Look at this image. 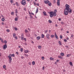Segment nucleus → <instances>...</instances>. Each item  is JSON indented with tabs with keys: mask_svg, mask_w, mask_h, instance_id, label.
Returning <instances> with one entry per match:
<instances>
[{
	"mask_svg": "<svg viewBox=\"0 0 74 74\" xmlns=\"http://www.w3.org/2000/svg\"><path fill=\"white\" fill-rule=\"evenodd\" d=\"M56 12H57V10L56 9L54 10V12L53 11L50 12V16L51 18L53 17V16H56Z\"/></svg>",
	"mask_w": 74,
	"mask_h": 74,
	"instance_id": "1",
	"label": "nucleus"
},
{
	"mask_svg": "<svg viewBox=\"0 0 74 74\" xmlns=\"http://www.w3.org/2000/svg\"><path fill=\"white\" fill-rule=\"evenodd\" d=\"M65 7L66 8L65 10H68L69 9H70V5H69L67 4H66L65 5Z\"/></svg>",
	"mask_w": 74,
	"mask_h": 74,
	"instance_id": "2",
	"label": "nucleus"
},
{
	"mask_svg": "<svg viewBox=\"0 0 74 74\" xmlns=\"http://www.w3.org/2000/svg\"><path fill=\"white\" fill-rule=\"evenodd\" d=\"M21 4L23 5L26 4V1L25 0H22V1L21 2Z\"/></svg>",
	"mask_w": 74,
	"mask_h": 74,
	"instance_id": "3",
	"label": "nucleus"
},
{
	"mask_svg": "<svg viewBox=\"0 0 74 74\" xmlns=\"http://www.w3.org/2000/svg\"><path fill=\"white\" fill-rule=\"evenodd\" d=\"M66 10L65 9L64 11V14L65 15H67L69 14V12H68L67 10L66 11Z\"/></svg>",
	"mask_w": 74,
	"mask_h": 74,
	"instance_id": "4",
	"label": "nucleus"
},
{
	"mask_svg": "<svg viewBox=\"0 0 74 74\" xmlns=\"http://www.w3.org/2000/svg\"><path fill=\"white\" fill-rule=\"evenodd\" d=\"M68 13H71L72 12V10L70 8L68 9V10H66Z\"/></svg>",
	"mask_w": 74,
	"mask_h": 74,
	"instance_id": "5",
	"label": "nucleus"
},
{
	"mask_svg": "<svg viewBox=\"0 0 74 74\" xmlns=\"http://www.w3.org/2000/svg\"><path fill=\"white\" fill-rule=\"evenodd\" d=\"M48 4L49 6L50 7H51V6L52 5V3L51 2L49 1V2H48Z\"/></svg>",
	"mask_w": 74,
	"mask_h": 74,
	"instance_id": "6",
	"label": "nucleus"
},
{
	"mask_svg": "<svg viewBox=\"0 0 74 74\" xmlns=\"http://www.w3.org/2000/svg\"><path fill=\"white\" fill-rule=\"evenodd\" d=\"M57 4L58 5H60V0H57Z\"/></svg>",
	"mask_w": 74,
	"mask_h": 74,
	"instance_id": "7",
	"label": "nucleus"
},
{
	"mask_svg": "<svg viewBox=\"0 0 74 74\" xmlns=\"http://www.w3.org/2000/svg\"><path fill=\"white\" fill-rule=\"evenodd\" d=\"M49 36H50V34H49L48 33L46 35V38H47V39H49Z\"/></svg>",
	"mask_w": 74,
	"mask_h": 74,
	"instance_id": "8",
	"label": "nucleus"
},
{
	"mask_svg": "<svg viewBox=\"0 0 74 74\" xmlns=\"http://www.w3.org/2000/svg\"><path fill=\"white\" fill-rule=\"evenodd\" d=\"M10 57H15V54H10Z\"/></svg>",
	"mask_w": 74,
	"mask_h": 74,
	"instance_id": "9",
	"label": "nucleus"
},
{
	"mask_svg": "<svg viewBox=\"0 0 74 74\" xmlns=\"http://www.w3.org/2000/svg\"><path fill=\"white\" fill-rule=\"evenodd\" d=\"M8 58H9V60H10V61H11V60H12V58H11L10 56H8Z\"/></svg>",
	"mask_w": 74,
	"mask_h": 74,
	"instance_id": "10",
	"label": "nucleus"
},
{
	"mask_svg": "<svg viewBox=\"0 0 74 74\" xmlns=\"http://www.w3.org/2000/svg\"><path fill=\"white\" fill-rule=\"evenodd\" d=\"M7 45L5 44V45H4V46H3V48L4 49H6V48H7Z\"/></svg>",
	"mask_w": 74,
	"mask_h": 74,
	"instance_id": "11",
	"label": "nucleus"
},
{
	"mask_svg": "<svg viewBox=\"0 0 74 74\" xmlns=\"http://www.w3.org/2000/svg\"><path fill=\"white\" fill-rule=\"evenodd\" d=\"M44 2L45 3V4H48V3H49V1H47L46 0H44Z\"/></svg>",
	"mask_w": 74,
	"mask_h": 74,
	"instance_id": "12",
	"label": "nucleus"
},
{
	"mask_svg": "<svg viewBox=\"0 0 74 74\" xmlns=\"http://www.w3.org/2000/svg\"><path fill=\"white\" fill-rule=\"evenodd\" d=\"M23 34H22L21 36V39L22 40H23Z\"/></svg>",
	"mask_w": 74,
	"mask_h": 74,
	"instance_id": "13",
	"label": "nucleus"
},
{
	"mask_svg": "<svg viewBox=\"0 0 74 74\" xmlns=\"http://www.w3.org/2000/svg\"><path fill=\"white\" fill-rule=\"evenodd\" d=\"M40 38H41V37H40V36H38L36 37V39H37V40H40Z\"/></svg>",
	"mask_w": 74,
	"mask_h": 74,
	"instance_id": "14",
	"label": "nucleus"
},
{
	"mask_svg": "<svg viewBox=\"0 0 74 74\" xmlns=\"http://www.w3.org/2000/svg\"><path fill=\"white\" fill-rule=\"evenodd\" d=\"M43 13L44 15L45 16H47V14H46V12H43Z\"/></svg>",
	"mask_w": 74,
	"mask_h": 74,
	"instance_id": "15",
	"label": "nucleus"
},
{
	"mask_svg": "<svg viewBox=\"0 0 74 74\" xmlns=\"http://www.w3.org/2000/svg\"><path fill=\"white\" fill-rule=\"evenodd\" d=\"M44 37H45V35H44V34H42L41 35V38H44Z\"/></svg>",
	"mask_w": 74,
	"mask_h": 74,
	"instance_id": "16",
	"label": "nucleus"
},
{
	"mask_svg": "<svg viewBox=\"0 0 74 74\" xmlns=\"http://www.w3.org/2000/svg\"><path fill=\"white\" fill-rule=\"evenodd\" d=\"M25 53H28L29 52V50H25Z\"/></svg>",
	"mask_w": 74,
	"mask_h": 74,
	"instance_id": "17",
	"label": "nucleus"
},
{
	"mask_svg": "<svg viewBox=\"0 0 74 74\" xmlns=\"http://www.w3.org/2000/svg\"><path fill=\"white\" fill-rule=\"evenodd\" d=\"M55 37L56 38V39H58V36L56 33V35H55Z\"/></svg>",
	"mask_w": 74,
	"mask_h": 74,
	"instance_id": "18",
	"label": "nucleus"
},
{
	"mask_svg": "<svg viewBox=\"0 0 74 74\" xmlns=\"http://www.w3.org/2000/svg\"><path fill=\"white\" fill-rule=\"evenodd\" d=\"M58 43L60 45H62V43H61V41H59Z\"/></svg>",
	"mask_w": 74,
	"mask_h": 74,
	"instance_id": "19",
	"label": "nucleus"
},
{
	"mask_svg": "<svg viewBox=\"0 0 74 74\" xmlns=\"http://www.w3.org/2000/svg\"><path fill=\"white\" fill-rule=\"evenodd\" d=\"M60 55L61 56H64V53H60Z\"/></svg>",
	"mask_w": 74,
	"mask_h": 74,
	"instance_id": "20",
	"label": "nucleus"
},
{
	"mask_svg": "<svg viewBox=\"0 0 74 74\" xmlns=\"http://www.w3.org/2000/svg\"><path fill=\"white\" fill-rule=\"evenodd\" d=\"M15 4H16V6H17V7H18L19 5L18 4V2H16L15 3Z\"/></svg>",
	"mask_w": 74,
	"mask_h": 74,
	"instance_id": "21",
	"label": "nucleus"
},
{
	"mask_svg": "<svg viewBox=\"0 0 74 74\" xmlns=\"http://www.w3.org/2000/svg\"><path fill=\"white\" fill-rule=\"evenodd\" d=\"M20 51L21 52H23V48H21L20 49Z\"/></svg>",
	"mask_w": 74,
	"mask_h": 74,
	"instance_id": "22",
	"label": "nucleus"
},
{
	"mask_svg": "<svg viewBox=\"0 0 74 74\" xmlns=\"http://www.w3.org/2000/svg\"><path fill=\"white\" fill-rule=\"evenodd\" d=\"M58 57L59 58H60L61 59H63V58L62 57L60 56H58Z\"/></svg>",
	"mask_w": 74,
	"mask_h": 74,
	"instance_id": "23",
	"label": "nucleus"
},
{
	"mask_svg": "<svg viewBox=\"0 0 74 74\" xmlns=\"http://www.w3.org/2000/svg\"><path fill=\"white\" fill-rule=\"evenodd\" d=\"M15 13L16 14H17L18 13V10H17V9H16L15 10Z\"/></svg>",
	"mask_w": 74,
	"mask_h": 74,
	"instance_id": "24",
	"label": "nucleus"
},
{
	"mask_svg": "<svg viewBox=\"0 0 74 74\" xmlns=\"http://www.w3.org/2000/svg\"><path fill=\"white\" fill-rule=\"evenodd\" d=\"M71 37L72 38H73V37H74V35H73V34H71Z\"/></svg>",
	"mask_w": 74,
	"mask_h": 74,
	"instance_id": "25",
	"label": "nucleus"
},
{
	"mask_svg": "<svg viewBox=\"0 0 74 74\" xmlns=\"http://www.w3.org/2000/svg\"><path fill=\"white\" fill-rule=\"evenodd\" d=\"M3 69H5V68H6V66L5 65H3Z\"/></svg>",
	"mask_w": 74,
	"mask_h": 74,
	"instance_id": "26",
	"label": "nucleus"
},
{
	"mask_svg": "<svg viewBox=\"0 0 74 74\" xmlns=\"http://www.w3.org/2000/svg\"><path fill=\"white\" fill-rule=\"evenodd\" d=\"M10 3H12H12H14L13 0H10Z\"/></svg>",
	"mask_w": 74,
	"mask_h": 74,
	"instance_id": "27",
	"label": "nucleus"
},
{
	"mask_svg": "<svg viewBox=\"0 0 74 74\" xmlns=\"http://www.w3.org/2000/svg\"><path fill=\"white\" fill-rule=\"evenodd\" d=\"M15 21H18V18L17 17H16L15 19Z\"/></svg>",
	"mask_w": 74,
	"mask_h": 74,
	"instance_id": "28",
	"label": "nucleus"
},
{
	"mask_svg": "<svg viewBox=\"0 0 74 74\" xmlns=\"http://www.w3.org/2000/svg\"><path fill=\"white\" fill-rule=\"evenodd\" d=\"M70 55H71V54H67V55H66V57H69V56H70Z\"/></svg>",
	"mask_w": 74,
	"mask_h": 74,
	"instance_id": "29",
	"label": "nucleus"
},
{
	"mask_svg": "<svg viewBox=\"0 0 74 74\" xmlns=\"http://www.w3.org/2000/svg\"><path fill=\"white\" fill-rule=\"evenodd\" d=\"M32 64L33 65H34L35 64V62H34V61H33L32 62Z\"/></svg>",
	"mask_w": 74,
	"mask_h": 74,
	"instance_id": "30",
	"label": "nucleus"
},
{
	"mask_svg": "<svg viewBox=\"0 0 74 74\" xmlns=\"http://www.w3.org/2000/svg\"><path fill=\"white\" fill-rule=\"evenodd\" d=\"M54 35H51V38H53L54 37Z\"/></svg>",
	"mask_w": 74,
	"mask_h": 74,
	"instance_id": "31",
	"label": "nucleus"
},
{
	"mask_svg": "<svg viewBox=\"0 0 74 74\" xmlns=\"http://www.w3.org/2000/svg\"><path fill=\"white\" fill-rule=\"evenodd\" d=\"M38 8H37L36 9V13H37V12H38Z\"/></svg>",
	"mask_w": 74,
	"mask_h": 74,
	"instance_id": "32",
	"label": "nucleus"
},
{
	"mask_svg": "<svg viewBox=\"0 0 74 74\" xmlns=\"http://www.w3.org/2000/svg\"><path fill=\"white\" fill-rule=\"evenodd\" d=\"M13 37H14L15 36H16V34H15V33H14L13 34Z\"/></svg>",
	"mask_w": 74,
	"mask_h": 74,
	"instance_id": "33",
	"label": "nucleus"
},
{
	"mask_svg": "<svg viewBox=\"0 0 74 74\" xmlns=\"http://www.w3.org/2000/svg\"><path fill=\"white\" fill-rule=\"evenodd\" d=\"M53 59H54V58H51V57H50V60H53Z\"/></svg>",
	"mask_w": 74,
	"mask_h": 74,
	"instance_id": "34",
	"label": "nucleus"
},
{
	"mask_svg": "<svg viewBox=\"0 0 74 74\" xmlns=\"http://www.w3.org/2000/svg\"><path fill=\"white\" fill-rule=\"evenodd\" d=\"M14 30H16V31H17V30H18V28L15 27V28H14Z\"/></svg>",
	"mask_w": 74,
	"mask_h": 74,
	"instance_id": "35",
	"label": "nucleus"
},
{
	"mask_svg": "<svg viewBox=\"0 0 74 74\" xmlns=\"http://www.w3.org/2000/svg\"><path fill=\"white\" fill-rule=\"evenodd\" d=\"M64 42H67V41L66 39H64Z\"/></svg>",
	"mask_w": 74,
	"mask_h": 74,
	"instance_id": "36",
	"label": "nucleus"
},
{
	"mask_svg": "<svg viewBox=\"0 0 74 74\" xmlns=\"http://www.w3.org/2000/svg\"><path fill=\"white\" fill-rule=\"evenodd\" d=\"M49 22L50 23H52V21L50 20H49Z\"/></svg>",
	"mask_w": 74,
	"mask_h": 74,
	"instance_id": "37",
	"label": "nucleus"
},
{
	"mask_svg": "<svg viewBox=\"0 0 74 74\" xmlns=\"http://www.w3.org/2000/svg\"><path fill=\"white\" fill-rule=\"evenodd\" d=\"M41 46H38V48L39 49H41Z\"/></svg>",
	"mask_w": 74,
	"mask_h": 74,
	"instance_id": "38",
	"label": "nucleus"
},
{
	"mask_svg": "<svg viewBox=\"0 0 74 74\" xmlns=\"http://www.w3.org/2000/svg\"><path fill=\"white\" fill-rule=\"evenodd\" d=\"M33 3H34V5H36V2L34 1L33 2Z\"/></svg>",
	"mask_w": 74,
	"mask_h": 74,
	"instance_id": "39",
	"label": "nucleus"
},
{
	"mask_svg": "<svg viewBox=\"0 0 74 74\" xmlns=\"http://www.w3.org/2000/svg\"><path fill=\"white\" fill-rule=\"evenodd\" d=\"M11 15H14V12H11Z\"/></svg>",
	"mask_w": 74,
	"mask_h": 74,
	"instance_id": "40",
	"label": "nucleus"
},
{
	"mask_svg": "<svg viewBox=\"0 0 74 74\" xmlns=\"http://www.w3.org/2000/svg\"><path fill=\"white\" fill-rule=\"evenodd\" d=\"M1 20H2V21H4V20H5V19H4V18H2Z\"/></svg>",
	"mask_w": 74,
	"mask_h": 74,
	"instance_id": "41",
	"label": "nucleus"
},
{
	"mask_svg": "<svg viewBox=\"0 0 74 74\" xmlns=\"http://www.w3.org/2000/svg\"><path fill=\"white\" fill-rule=\"evenodd\" d=\"M69 64L70 65H73V64L72 63V62H69Z\"/></svg>",
	"mask_w": 74,
	"mask_h": 74,
	"instance_id": "42",
	"label": "nucleus"
},
{
	"mask_svg": "<svg viewBox=\"0 0 74 74\" xmlns=\"http://www.w3.org/2000/svg\"><path fill=\"white\" fill-rule=\"evenodd\" d=\"M24 55L25 56H27V57H28V56H29L28 55L26 54H24Z\"/></svg>",
	"mask_w": 74,
	"mask_h": 74,
	"instance_id": "43",
	"label": "nucleus"
},
{
	"mask_svg": "<svg viewBox=\"0 0 74 74\" xmlns=\"http://www.w3.org/2000/svg\"><path fill=\"white\" fill-rule=\"evenodd\" d=\"M60 38L61 39H62V36L60 35Z\"/></svg>",
	"mask_w": 74,
	"mask_h": 74,
	"instance_id": "44",
	"label": "nucleus"
},
{
	"mask_svg": "<svg viewBox=\"0 0 74 74\" xmlns=\"http://www.w3.org/2000/svg\"><path fill=\"white\" fill-rule=\"evenodd\" d=\"M1 42H4V41H3V39H1Z\"/></svg>",
	"mask_w": 74,
	"mask_h": 74,
	"instance_id": "45",
	"label": "nucleus"
},
{
	"mask_svg": "<svg viewBox=\"0 0 74 74\" xmlns=\"http://www.w3.org/2000/svg\"><path fill=\"white\" fill-rule=\"evenodd\" d=\"M25 33H27V32H28V31H27V30L26 29H25Z\"/></svg>",
	"mask_w": 74,
	"mask_h": 74,
	"instance_id": "46",
	"label": "nucleus"
},
{
	"mask_svg": "<svg viewBox=\"0 0 74 74\" xmlns=\"http://www.w3.org/2000/svg\"><path fill=\"white\" fill-rule=\"evenodd\" d=\"M30 18H33V16H32L30 15Z\"/></svg>",
	"mask_w": 74,
	"mask_h": 74,
	"instance_id": "47",
	"label": "nucleus"
},
{
	"mask_svg": "<svg viewBox=\"0 0 74 74\" xmlns=\"http://www.w3.org/2000/svg\"><path fill=\"white\" fill-rule=\"evenodd\" d=\"M14 38H15L16 40H17V39H18V38L16 36H15V37H14Z\"/></svg>",
	"mask_w": 74,
	"mask_h": 74,
	"instance_id": "48",
	"label": "nucleus"
},
{
	"mask_svg": "<svg viewBox=\"0 0 74 74\" xmlns=\"http://www.w3.org/2000/svg\"><path fill=\"white\" fill-rule=\"evenodd\" d=\"M23 40H24L25 41H26V39L25 38H23Z\"/></svg>",
	"mask_w": 74,
	"mask_h": 74,
	"instance_id": "49",
	"label": "nucleus"
},
{
	"mask_svg": "<svg viewBox=\"0 0 74 74\" xmlns=\"http://www.w3.org/2000/svg\"><path fill=\"white\" fill-rule=\"evenodd\" d=\"M7 41H6V40H4V42L5 44H6V43L7 42Z\"/></svg>",
	"mask_w": 74,
	"mask_h": 74,
	"instance_id": "50",
	"label": "nucleus"
},
{
	"mask_svg": "<svg viewBox=\"0 0 74 74\" xmlns=\"http://www.w3.org/2000/svg\"><path fill=\"white\" fill-rule=\"evenodd\" d=\"M6 31L7 32H10V30H9L8 29H7L6 30Z\"/></svg>",
	"mask_w": 74,
	"mask_h": 74,
	"instance_id": "51",
	"label": "nucleus"
},
{
	"mask_svg": "<svg viewBox=\"0 0 74 74\" xmlns=\"http://www.w3.org/2000/svg\"><path fill=\"white\" fill-rule=\"evenodd\" d=\"M42 60H44V57H42Z\"/></svg>",
	"mask_w": 74,
	"mask_h": 74,
	"instance_id": "52",
	"label": "nucleus"
},
{
	"mask_svg": "<svg viewBox=\"0 0 74 74\" xmlns=\"http://www.w3.org/2000/svg\"><path fill=\"white\" fill-rule=\"evenodd\" d=\"M36 5H37V6H39V3H37L36 4Z\"/></svg>",
	"mask_w": 74,
	"mask_h": 74,
	"instance_id": "53",
	"label": "nucleus"
},
{
	"mask_svg": "<svg viewBox=\"0 0 74 74\" xmlns=\"http://www.w3.org/2000/svg\"><path fill=\"white\" fill-rule=\"evenodd\" d=\"M24 11H26V8H24Z\"/></svg>",
	"mask_w": 74,
	"mask_h": 74,
	"instance_id": "54",
	"label": "nucleus"
},
{
	"mask_svg": "<svg viewBox=\"0 0 74 74\" xmlns=\"http://www.w3.org/2000/svg\"><path fill=\"white\" fill-rule=\"evenodd\" d=\"M31 15H34V13H31Z\"/></svg>",
	"mask_w": 74,
	"mask_h": 74,
	"instance_id": "55",
	"label": "nucleus"
},
{
	"mask_svg": "<svg viewBox=\"0 0 74 74\" xmlns=\"http://www.w3.org/2000/svg\"><path fill=\"white\" fill-rule=\"evenodd\" d=\"M47 32H48V30H46L45 32V33L47 34Z\"/></svg>",
	"mask_w": 74,
	"mask_h": 74,
	"instance_id": "56",
	"label": "nucleus"
},
{
	"mask_svg": "<svg viewBox=\"0 0 74 74\" xmlns=\"http://www.w3.org/2000/svg\"><path fill=\"white\" fill-rule=\"evenodd\" d=\"M16 16L17 17V18H18V14H16Z\"/></svg>",
	"mask_w": 74,
	"mask_h": 74,
	"instance_id": "57",
	"label": "nucleus"
},
{
	"mask_svg": "<svg viewBox=\"0 0 74 74\" xmlns=\"http://www.w3.org/2000/svg\"><path fill=\"white\" fill-rule=\"evenodd\" d=\"M16 53L17 54V55H18L19 54V53H18V52H16Z\"/></svg>",
	"mask_w": 74,
	"mask_h": 74,
	"instance_id": "58",
	"label": "nucleus"
},
{
	"mask_svg": "<svg viewBox=\"0 0 74 74\" xmlns=\"http://www.w3.org/2000/svg\"><path fill=\"white\" fill-rule=\"evenodd\" d=\"M65 47H66V48H69V46H67V45H66L65 46Z\"/></svg>",
	"mask_w": 74,
	"mask_h": 74,
	"instance_id": "59",
	"label": "nucleus"
},
{
	"mask_svg": "<svg viewBox=\"0 0 74 74\" xmlns=\"http://www.w3.org/2000/svg\"><path fill=\"white\" fill-rule=\"evenodd\" d=\"M25 45H27V44L26 43H25Z\"/></svg>",
	"mask_w": 74,
	"mask_h": 74,
	"instance_id": "60",
	"label": "nucleus"
},
{
	"mask_svg": "<svg viewBox=\"0 0 74 74\" xmlns=\"http://www.w3.org/2000/svg\"><path fill=\"white\" fill-rule=\"evenodd\" d=\"M58 20L60 21H61V19H60V18H59L58 19Z\"/></svg>",
	"mask_w": 74,
	"mask_h": 74,
	"instance_id": "61",
	"label": "nucleus"
},
{
	"mask_svg": "<svg viewBox=\"0 0 74 74\" xmlns=\"http://www.w3.org/2000/svg\"><path fill=\"white\" fill-rule=\"evenodd\" d=\"M69 38L67 37L66 38V40H69Z\"/></svg>",
	"mask_w": 74,
	"mask_h": 74,
	"instance_id": "62",
	"label": "nucleus"
},
{
	"mask_svg": "<svg viewBox=\"0 0 74 74\" xmlns=\"http://www.w3.org/2000/svg\"><path fill=\"white\" fill-rule=\"evenodd\" d=\"M44 68H45L44 66L43 67H42L43 70H44Z\"/></svg>",
	"mask_w": 74,
	"mask_h": 74,
	"instance_id": "63",
	"label": "nucleus"
},
{
	"mask_svg": "<svg viewBox=\"0 0 74 74\" xmlns=\"http://www.w3.org/2000/svg\"><path fill=\"white\" fill-rule=\"evenodd\" d=\"M59 60H57V62H59Z\"/></svg>",
	"mask_w": 74,
	"mask_h": 74,
	"instance_id": "64",
	"label": "nucleus"
}]
</instances>
